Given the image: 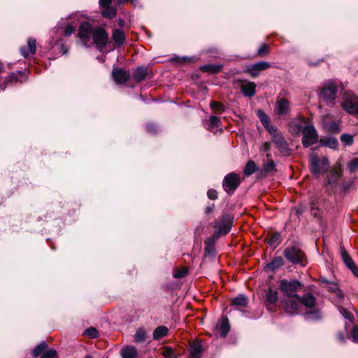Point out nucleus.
Here are the masks:
<instances>
[{
  "instance_id": "13d9d810",
  "label": "nucleus",
  "mask_w": 358,
  "mask_h": 358,
  "mask_svg": "<svg viewBox=\"0 0 358 358\" xmlns=\"http://www.w3.org/2000/svg\"><path fill=\"white\" fill-rule=\"evenodd\" d=\"M334 294H335L336 296L337 297L338 302H341L343 299L344 294L340 288H338V291H336Z\"/></svg>"
},
{
  "instance_id": "c9c22d12",
  "label": "nucleus",
  "mask_w": 358,
  "mask_h": 358,
  "mask_svg": "<svg viewBox=\"0 0 358 358\" xmlns=\"http://www.w3.org/2000/svg\"><path fill=\"white\" fill-rule=\"evenodd\" d=\"M267 243L271 247L276 248L280 243V234L279 233L271 234Z\"/></svg>"
},
{
  "instance_id": "a18cd8bd",
  "label": "nucleus",
  "mask_w": 358,
  "mask_h": 358,
  "mask_svg": "<svg viewBox=\"0 0 358 358\" xmlns=\"http://www.w3.org/2000/svg\"><path fill=\"white\" fill-rule=\"evenodd\" d=\"M341 141L345 145H350L353 143V136L349 134H343Z\"/></svg>"
},
{
  "instance_id": "9b49d317",
  "label": "nucleus",
  "mask_w": 358,
  "mask_h": 358,
  "mask_svg": "<svg viewBox=\"0 0 358 358\" xmlns=\"http://www.w3.org/2000/svg\"><path fill=\"white\" fill-rule=\"evenodd\" d=\"M342 106L348 113L358 114V97L353 94H347Z\"/></svg>"
},
{
  "instance_id": "2f4dec72",
  "label": "nucleus",
  "mask_w": 358,
  "mask_h": 358,
  "mask_svg": "<svg viewBox=\"0 0 358 358\" xmlns=\"http://www.w3.org/2000/svg\"><path fill=\"white\" fill-rule=\"evenodd\" d=\"M48 349V345L45 342H42L34 348L32 351V355L34 357H38L39 355H42L45 350Z\"/></svg>"
},
{
  "instance_id": "f704fd0d",
  "label": "nucleus",
  "mask_w": 358,
  "mask_h": 358,
  "mask_svg": "<svg viewBox=\"0 0 358 358\" xmlns=\"http://www.w3.org/2000/svg\"><path fill=\"white\" fill-rule=\"evenodd\" d=\"M341 257L343 259V262L346 265V266L350 268L351 266H352L355 264L354 261L350 257V256L348 255V252L344 249L341 248Z\"/></svg>"
},
{
  "instance_id": "cd10ccee",
  "label": "nucleus",
  "mask_w": 358,
  "mask_h": 358,
  "mask_svg": "<svg viewBox=\"0 0 358 358\" xmlns=\"http://www.w3.org/2000/svg\"><path fill=\"white\" fill-rule=\"evenodd\" d=\"M220 123L221 120L218 117L212 115L206 124V127L208 130L212 131L215 127H217Z\"/></svg>"
},
{
  "instance_id": "b1692460",
  "label": "nucleus",
  "mask_w": 358,
  "mask_h": 358,
  "mask_svg": "<svg viewBox=\"0 0 358 358\" xmlns=\"http://www.w3.org/2000/svg\"><path fill=\"white\" fill-rule=\"evenodd\" d=\"M113 38L116 44L122 45L125 40V34L122 29H115L113 33Z\"/></svg>"
},
{
  "instance_id": "4468645a",
  "label": "nucleus",
  "mask_w": 358,
  "mask_h": 358,
  "mask_svg": "<svg viewBox=\"0 0 358 358\" xmlns=\"http://www.w3.org/2000/svg\"><path fill=\"white\" fill-rule=\"evenodd\" d=\"M290 103L285 98H280L277 100L275 106V112L278 117L286 116L289 113Z\"/></svg>"
},
{
  "instance_id": "774afa93",
  "label": "nucleus",
  "mask_w": 358,
  "mask_h": 358,
  "mask_svg": "<svg viewBox=\"0 0 358 358\" xmlns=\"http://www.w3.org/2000/svg\"><path fill=\"white\" fill-rule=\"evenodd\" d=\"M320 280L324 285L325 287L329 285V283L331 282V281L328 280L326 278H320Z\"/></svg>"
},
{
  "instance_id": "c756f323",
  "label": "nucleus",
  "mask_w": 358,
  "mask_h": 358,
  "mask_svg": "<svg viewBox=\"0 0 358 358\" xmlns=\"http://www.w3.org/2000/svg\"><path fill=\"white\" fill-rule=\"evenodd\" d=\"M338 141L334 137H329L324 140H320V145L329 147L331 149H336L338 146Z\"/></svg>"
},
{
  "instance_id": "37998d69",
  "label": "nucleus",
  "mask_w": 358,
  "mask_h": 358,
  "mask_svg": "<svg viewBox=\"0 0 358 358\" xmlns=\"http://www.w3.org/2000/svg\"><path fill=\"white\" fill-rule=\"evenodd\" d=\"M188 268L186 267L182 268V269H175L173 273V275L175 278H182L186 275L187 273Z\"/></svg>"
},
{
  "instance_id": "20e7f679",
  "label": "nucleus",
  "mask_w": 358,
  "mask_h": 358,
  "mask_svg": "<svg viewBox=\"0 0 358 358\" xmlns=\"http://www.w3.org/2000/svg\"><path fill=\"white\" fill-rule=\"evenodd\" d=\"M271 136L272 141L274 143L276 148L283 155H288L291 151L288 143L286 141L281 131L278 128L272 129L269 132Z\"/></svg>"
},
{
  "instance_id": "603ef678",
  "label": "nucleus",
  "mask_w": 358,
  "mask_h": 358,
  "mask_svg": "<svg viewBox=\"0 0 358 358\" xmlns=\"http://www.w3.org/2000/svg\"><path fill=\"white\" fill-rule=\"evenodd\" d=\"M325 288L327 289L328 291L332 293H335L336 291H338L339 287L336 282H331L327 286H326Z\"/></svg>"
},
{
  "instance_id": "338daca9",
  "label": "nucleus",
  "mask_w": 358,
  "mask_h": 358,
  "mask_svg": "<svg viewBox=\"0 0 358 358\" xmlns=\"http://www.w3.org/2000/svg\"><path fill=\"white\" fill-rule=\"evenodd\" d=\"M337 336H338V340L341 343H344L345 342V337L344 334L342 332L338 333Z\"/></svg>"
},
{
  "instance_id": "49530a36",
  "label": "nucleus",
  "mask_w": 358,
  "mask_h": 358,
  "mask_svg": "<svg viewBox=\"0 0 358 358\" xmlns=\"http://www.w3.org/2000/svg\"><path fill=\"white\" fill-rule=\"evenodd\" d=\"M27 45L29 50V52L31 55H34L36 52V42L34 38H29L27 41Z\"/></svg>"
},
{
  "instance_id": "5fc2aeb1",
  "label": "nucleus",
  "mask_w": 358,
  "mask_h": 358,
  "mask_svg": "<svg viewBox=\"0 0 358 358\" xmlns=\"http://www.w3.org/2000/svg\"><path fill=\"white\" fill-rule=\"evenodd\" d=\"M207 195L210 200H215L217 199V192L213 189H210L207 192Z\"/></svg>"
},
{
  "instance_id": "de8ad7c7",
  "label": "nucleus",
  "mask_w": 358,
  "mask_h": 358,
  "mask_svg": "<svg viewBox=\"0 0 358 358\" xmlns=\"http://www.w3.org/2000/svg\"><path fill=\"white\" fill-rule=\"evenodd\" d=\"M57 351L54 349L45 350L41 358H56Z\"/></svg>"
},
{
  "instance_id": "864d4df0",
  "label": "nucleus",
  "mask_w": 358,
  "mask_h": 358,
  "mask_svg": "<svg viewBox=\"0 0 358 358\" xmlns=\"http://www.w3.org/2000/svg\"><path fill=\"white\" fill-rule=\"evenodd\" d=\"M210 106L212 109H215V110H224V109L223 104L221 103L217 102V101L210 102Z\"/></svg>"
},
{
  "instance_id": "423d86ee",
  "label": "nucleus",
  "mask_w": 358,
  "mask_h": 358,
  "mask_svg": "<svg viewBox=\"0 0 358 358\" xmlns=\"http://www.w3.org/2000/svg\"><path fill=\"white\" fill-rule=\"evenodd\" d=\"M301 134L303 135L301 143L303 147L308 148L317 143L319 136L314 125L311 122L305 127Z\"/></svg>"
},
{
  "instance_id": "4c0bfd02",
  "label": "nucleus",
  "mask_w": 358,
  "mask_h": 358,
  "mask_svg": "<svg viewBox=\"0 0 358 358\" xmlns=\"http://www.w3.org/2000/svg\"><path fill=\"white\" fill-rule=\"evenodd\" d=\"M267 162L264 164L263 169L266 172H271L275 170V164L273 160L271 159V154L267 153Z\"/></svg>"
},
{
  "instance_id": "7c9ffc66",
  "label": "nucleus",
  "mask_w": 358,
  "mask_h": 358,
  "mask_svg": "<svg viewBox=\"0 0 358 358\" xmlns=\"http://www.w3.org/2000/svg\"><path fill=\"white\" fill-rule=\"evenodd\" d=\"M322 317L321 313L319 309H314L305 313V318L307 320H317Z\"/></svg>"
},
{
  "instance_id": "79ce46f5",
  "label": "nucleus",
  "mask_w": 358,
  "mask_h": 358,
  "mask_svg": "<svg viewBox=\"0 0 358 358\" xmlns=\"http://www.w3.org/2000/svg\"><path fill=\"white\" fill-rule=\"evenodd\" d=\"M338 310L345 319H347L350 322L352 321L354 317L352 314L350 313L346 308L338 306Z\"/></svg>"
},
{
  "instance_id": "09e8293b",
  "label": "nucleus",
  "mask_w": 358,
  "mask_h": 358,
  "mask_svg": "<svg viewBox=\"0 0 358 358\" xmlns=\"http://www.w3.org/2000/svg\"><path fill=\"white\" fill-rule=\"evenodd\" d=\"M84 334L91 338H95L99 336L98 331L94 327H90L86 329Z\"/></svg>"
},
{
  "instance_id": "69168bd1",
  "label": "nucleus",
  "mask_w": 358,
  "mask_h": 358,
  "mask_svg": "<svg viewBox=\"0 0 358 358\" xmlns=\"http://www.w3.org/2000/svg\"><path fill=\"white\" fill-rule=\"evenodd\" d=\"M270 148H271V144L270 143H268V142H266L264 143L263 145H262V148L264 149V151L266 152H268L269 150H270Z\"/></svg>"
},
{
  "instance_id": "f8f14e48",
  "label": "nucleus",
  "mask_w": 358,
  "mask_h": 358,
  "mask_svg": "<svg viewBox=\"0 0 358 358\" xmlns=\"http://www.w3.org/2000/svg\"><path fill=\"white\" fill-rule=\"evenodd\" d=\"M108 38V34L103 29L94 27L92 39L98 48L101 49L106 45Z\"/></svg>"
},
{
  "instance_id": "9d476101",
  "label": "nucleus",
  "mask_w": 358,
  "mask_h": 358,
  "mask_svg": "<svg viewBox=\"0 0 358 358\" xmlns=\"http://www.w3.org/2000/svg\"><path fill=\"white\" fill-rule=\"evenodd\" d=\"M285 310L287 313L294 315L301 312V304L299 296L291 297L284 301Z\"/></svg>"
},
{
  "instance_id": "393cba45",
  "label": "nucleus",
  "mask_w": 358,
  "mask_h": 358,
  "mask_svg": "<svg viewBox=\"0 0 358 358\" xmlns=\"http://www.w3.org/2000/svg\"><path fill=\"white\" fill-rule=\"evenodd\" d=\"M169 333V329L165 326H159L157 327L153 332V338L159 340L166 336Z\"/></svg>"
},
{
  "instance_id": "bf43d9fd",
  "label": "nucleus",
  "mask_w": 358,
  "mask_h": 358,
  "mask_svg": "<svg viewBox=\"0 0 358 358\" xmlns=\"http://www.w3.org/2000/svg\"><path fill=\"white\" fill-rule=\"evenodd\" d=\"M117 3L119 4H124L127 2L130 1L134 6H136L138 3V0H116Z\"/></svg>"
},
{
  "instance_id": "bb28decb",
  "label": "nucleus",
  "mask_w": 358,
  "mask_h": 358,
  "mask_svg": "<svg viewBox=\"0 0 358 358\" xmlns=\"http://www.w3.org/2000/svg\"><path fill=\"white\" fill-rule=\"evenodd\" d=\"M257 170L258 166H257L255 162L252 160H250L246 164L243 172L245 176H249L253 174Z\"/></svg>"
},
{
  "instance_id": "c85d7f7f",
  "label": "nucleus",
  "mask_w": 358,
  "mask_h": 358,
  "mask_svg": "<svg viewBox=\"0 0 358 358\" xmlns=\"http://www.w3.org/2000/svg\"><path fill=\"white\" fill-rule=\"evenodd\" d=\"M248 298L243 294H239L232 300L231 304L236 306L245 307L248 305Z\"/></svg>"
},
{
  "instance_id": "58836bf2",
  "label": "nucleus",
  "mask_w": 358,
  "mask_h": 358,
  "mask_svg": "<svg viewBox=\"0 0 358 358\" xmlns=\"http://www.w3.org/2000/svg\"><path fill=\"white\" fill-rule=\"evenodd\" d=\"M278 296L276 291L269 289L266 293V301L269 304H275L278 301Z\"/></svg>"
},
{
  "instance_id": "a878e982",
  "label": "nucleus",
  "mask_w": 358,
  "mask_h": 358,
  "mask_svg": "<svg viewBox=\"0 0 358 358\" xmlns=\"http://www.w3.org/2000/svg\"><path fill=\"white\" fill-rule=\"evenodd\" d=\"M221 336L224 338L230 330L229 321L227 317H222L220 326Z\"/></svg>"
},
{
  "instance_id": "2eb2a0df",
  "label": "nucleus",
  "mask_w": 358,
  "mask_h": 358,
  "mask_svg": "<svg viewBox=\"0 0 358 358\" xmlns=\"http://www.w3.org/2000/svg\"><path fill=\"white\" fill-rule=\"evenodd\" d=\"M112 76L113 80L117 84H123L130 78L129 72L122 68H113Z\"/></svg>"
},
{
  "instance_id": "e2e57ef3",
  "label": "nucleus",
  "mask_w": 358,
  "mask_h": 358,
  "mask_svg": "<svg viewBox=\"0 0 358 358\" xmlns=\"http://www.w3.org/2000/svg\"><path fill=\"white\" fill-rule=\"evenodd\" d=\"M111 2L112 0H99V5L103 8L110 6Z\"/></svg>"
},
{
  "instance_id": "6e6d98bb",
  "label": "nucleus",
  "mask_w": 358,
  "mask_h": 358,
  "mask_svg": "<svg viewBox=\"0 0 358 358\" xmlns=\"http://www.w3.org/2000/svg\"><path fill=\"white\" fill-rule=\"evenodd\" d=\"M352 338L354 342L358 343V326H355L352 328Z\"/></svg>"
},
{
  "instance_id": "72a5a7b5",
  "label": "nucleus",
  "mask_w": 358,
  "mask_h": 358,
  "mask_svg": "<svg viewBox=\"0 0 358 358\" xmlns=\"http://www.w3.org/2000/svg\"><path fill=\"white\" fill-rule=\"evenodd\" d=\"M147 71L143 67H138L134 73V78L136 81L141 82L146 77Z\"/></svg>"
},
{
  "instance_id": "0eeeda50",
  "label": "nucleus",
  "mask_w": 358,
  "mask_h": 358,
  "mask_svg": "<svg viewBox=\"0 0 358 358\" xmlns=\"http://www.w3.org/2000/svg\"><path fill=\"white\" fill-rule=\"evenodd\" d=\"M241 183V178L238 174L235 173H228L224 178L222 187L227 194H233Z\"/></svg>"
},
{
  "instance_id": "6e6552de",
  "label": "nucleus",
  "mask_w": 358,
  "mask_h": 358,
  "mask_svg": "<svg viewBox=\"0 0 358 358\" xmlns=\"http://www.w3.org/2000/svg\"><path fill=\"white\" fill-rule=\"evenodd\" d=\"M94 28L87 22H82L79 27L78 36L85 46L92 44L91 38L93 37Z\"/></svg>"
},
{
  "instance_id": "473e14b6",
  "label": "nucleus",
  "mask_w": 358,
  "mask_h": 358,
  "mask_svg": "<svg viewBox=\"0 0 358 358\" xmlns=\"http://www.w3.org/2000/svg\"><path fill=\"white\" fill-rule=\"evenodd\" d=\"M162 355L165 358H178L179 356V354L176 352L173 348L169 346H166L163 348Z\"/></svg>"
},
{
  "instance_id": "7ed1b4c3",
  "label": "nucleus",
  "mask_w": 358,
  "mask_h": 358,
  "mask_svg": "<svg viewBox=\"0 0 358 358\" xmlns=\"http://www.w3.org/2000/svg\"><path fill=\"white\" fill-rule=\"evenodd\" d=\"M280 289L282 294L288 297L299 296L296 292L301 290L303 285L297 280H282L280 282Z\"/></svg>"
},
{
  "instance_id": "dca6fc26",
  "label": "nucleus",
  "mask_w": 358,
  "mask_h": 358,
  "mask_svg": "<svg viewBox=\"0 0 358 358\" xmlns=\"http://www.w3.org/2000/svg\"><path fill=\"white\" fill-rule=\"evenodd\" d=\"M239 87L245 96H253L256 93V85L248 80H240Z\"/></svg>"
},
{
  "instance_id": "ea45409f",
  "label": "nucleus",
  "mask_w": 358,
  "mask_h": 358,
  "mask_svg": "<svg viewBox=\"0 0 358 358\" xmlns=\"http://www.w3.org/2000/svg\"><path fill=\"white\" fill-rule=\"evenodd\" d=\"M104 9L102 10L103 16L108 18H113L116 15V10L115 8L110 6L103 7Z\"/></svg>"
},
{
  "instance_id": "39448f33",
  "label": "nucleus",
  "mask_w": 358,
  "mask_h": 358,
  "mask_svg": "<svg viewBox=\"0 0 358 358\" xmlns=\"http://www.w3.org/2000/svg\"><path fill=\"white\" fill-rule=\"evenodd\" d=\"M337 90V86L334 83L326 84L320 91V100L324 102L327 106H332L336 97Z\"/></svg>"
},
{
  "instance_id": "1a4fd4ad",
  "label": "nucleus",
  "mask_w": 358,
  "mask_h": 358,
  "mask_svg": "<svg viewBox=\"0 0 358 358\" xmlns=\"http://www.w3.org/2000/svg\"><path fill=\"white\" fill-rule=\"evenodd\" d=\"M232 226V218L229 215H223L219 222H216L215 227L217 228V234L225 235L229 233Z\"/></svg>"
},
{
  "instance_id": "ddd939ff",
  "label": "nucleus",
  "mask_w": 358,
  "mask_h": 358,
  "mask_svg": "<svg viewBox=\"0 0 358 358\" xmlns=\"http://www.w3.org/2000/svg\"><path fill=\"white\" fill-rule=\"evenodd\" d=\"M310 122L308 119L299 117L290 122L289 131L292 134L299 135L302 133L305 127L308 126Z\"/></svg>"
},
{
  "instance_id": "8fccbe9b",
  "label": "nucleus",
  "mask_w": 358,
  "mask_h": 358,
  "mask_svg": "<svg viewBox=\"0 0 358 358\" xmlns=\"http://www.w3.org/2000/svg\"><path fill=\"white\" fill-rule=\"evenodd\" d=\"M269 48L268 45L264 43L258 49L257 53L259 55L264 56L268 53Z\"/></svg>"
},
{
  "instance_id": "5701e85b",
  "label": "nucleus",
  "mask_w": 358,
  "mask_h": 358,
  "mask_svg": "<svg viewBox=\"0 0 358 358\" xmlns=\"http://www.w3.org/2000/svg\"><path fill=\"white\" fill-rule=\"evenodd\" d=\"M137 355V350L134 346H127L121 350V356L122 358H136Z\"/></svg>"
},
{
  "instance_id": "f3484780",
  "label": "nucleus",
  "mask_w": 358,
  "mask_h": 358,
  "mask_svg": "<svg viewBox=\"0 0 358 358\" xmlns=\"http://www.w3.org/2000/svg\"><path fill=\"white\" fill-rule=\"evenodd\" d=\"M270 67V64L266 62H260L246 66V72L251 76L255 77L259 73Z\"/></svg>"
},
{
  "instance_id": "0e129e2a",
  "label": "nucleus",
  "mask_w": 358,
  "mask_h": 358,
  "mask_svg": "<svg viewBox=\"0 0 358 358\" xmlns=\"http://www.w3.org/2000/svg\"><path fill=\"white\" fill-rule=\"evenodd\" d=\"M349 269L351 270V271L356 277H358V267L355 264L351 266Z\"/></svg>"
},
{
  "instance_id": "c03bdc74",
  "label": "nucleus",
  "mask_w": 358,
  "mask_h": 358,
  "mask_svg": "<svg viewBox=\"0 0 358 358\" xmlns=\"http://www.w3.org/2000/svg\"><path fill=\"white\" fill-rule=\"evenodd\" d=\"M348 169L350 173H355L358 171V157L352 159L349 162Z\"/></svg>"
},
{
  "instance_id": "4be33fe9",
  "label": "nucleus",
  "mask_w": 358,
  "mask_h": 358,
  "mask_svg": "<svg viewBox=\"0 0 358 358\" xmlns=\"http://www.w3.org/2000/svg\"><path fill=\"white\" fill-rule=\"evenodd\" d=\"M301 306H304L306 308H312L315 306V299L312 294H306L303 297L300 298Z\"/></svg>"
},
{
  "instance_id": "4d7b16f0",
  "label": "nucleus",
  "mask_w": 358,
  "mask_h": 358,
  "mask_svg": "<svg viewBox=\"0 0 358 358\" xmlns=\"http://www.w3.org/2000/svg\"><path fill=\"white\" fill-rule=\"evenodd\" d=\"M146 130L148 133L154 134L157 131V127L155 124L150 123L147 124Z\"/></svg>"
},
{
  "instance_id": "6ab92c4d",
  "label": "nucleus",
  "mask_w": 358,
  "mask_h": 358,
  "mask_svg": "<svg viewBox=\"0 0 358 358\" xmlns=\"http://www.w3.org/2000/svg\"><path fill=\"white\" fill-rule=\"evenodd\" d=\"M257 116L263 124V126L265 127V129L268 131L269 133L271 131L272 129H275L276 127L273 125H272L270 122V118L269 117L264 113L262 110L258 109L257 110Z\"/></svg>"
},
{
  "instance_id": "aec40b11",
  "label": "nucleus",
  "mask_w": 358,
  "mask_h": 358,
  "mask_svg": "<svg viewBox=\"0 0 358 358\" xmlns=\"http://www.w3.org/2000/svg\"><path fill=\"white\" fill-rule=\"evenodd\" d=\"M189 358H201L202 355V345L199 342L194 343L189 348Z\"/></svg>"
},
{
  "instance_id": "f03ea898",
  "label": "nucleus",
  "mask_w": 358,
  "mask_h": 358,
  "mask_svg": "<svg viewBox=\"0 0 358 358\" xmlns=\"http://www.w3.org/2000/svg\"><path fill=\"white\" fill-rule=\"evenodd\" d=\"M309 162L310 171L315 176L323 174L329 169V161L327 157H319L316 154L312 153Z\"/></svg>"
},
{
  "instance_id": "e433bc0d",
  "label": "nucleus",
  "mask_w": 358,
  "mask_h": 358,
  "mask_svg": "<svg viewBox=\"0 0 358 358\" xmlns=\"http://www.w3.org/2000/svg\"><path fill=\"white\" fill-rule=\"evenodd\" d=\"M222 64L213 65V64H206L201 66V69L206 72L209 73H217L220 71L222 69Z\"/></svg>"
},
{
  "instance_id": "412c9836",
  "label": "nucleus",
  "mask_w": 358,
  "mask_h": 358,
  "mask_svg": "<svg viewBox=\"0 0 358 358\" xmlns=\"http://www.w3.org/2000/svg\"><path fill=\"white\" fill-rule=\"evenodd\" d=\"M284 259L281 256L275 257L273 261L267 264L266 268L268 270L274 271L276 269L281 268L284 265Z\"/></svg>"
},
{
  "instance_id": "f257e3e1",
  "label": "nucleus",
  "mask_w": 358,
  "mask_h": 358,
  "mask_svg": "<svg viewBox=\"0 0 358 358\" xmlns=\"http://www.w3.org/2000/svg\"><path fill=\"white\" fill-rule=\"evenodd\" d=\"M283 255L292 264H298L301 266L306 265L305 253L296 244L287 245L283 251Z\"/></svg>"
},
{
  "instance_id": "a19ab883",
  "label": "nucleus",
  "mask_w": 358,
  "mask_h": 358,
  "mask_svg": "<svg viewBox=\"0 0 358 358\" xmlns=\"http://www.w3.org/2000/svg\"><path fill=\"white\" fill-rule=\"evenodd\" d=\"M146 334L145 330L139 329L134 335V340L137 343H143L145 341Z\"/></svg>"
},
{
  "instance_id": "680f3d73",
  "label": "nucleus",
  "mask_w": 358,
  "mask_h": 358,
  "mask_svg": "<svg viewBox=\"0 0 358 358\" xmlns=\"http://www.w3.org/2000/svg\"><path fill=\"white\" fill-rule=\"evenodd\" d=\"M20 53L24 57H27L29 55V50L27 49L25 47H22L20 48Z\"/></svg>"
},
{
  "instance_id": "3c124183",
  "label": "nucleus",
  "mask_w": 358,
  "mask_h": 358,
  "mask_svg": "<svg viewBox=\"0 0 358 358\" xmlns=\"http://www.w3.org/2000/svg\"><path fill=\"white\" fill-rule=\"evenodd\" d=\"M75 31V28L73 25L69 24L64 27V36H70Z\"/></svg>"
},
{
  "instance_id": "a211bd4d",
  "label": "nucleus",
  "mask_w": 358,
  "mask_h": 358,
  "mask_svg": "<svg viewBox=\"0 0 358 358\" xmlns=\"http://www.w3.org/2000/svg\"><path fill=\"white\" fill-rule=\"evenodd\" d=\"M329 173L327 176V185H336L341 177V169L340 167L338 168H331L328 170Z\"/></svg>"
},
{
  "instance_id": "052dcab7",
  "label": "nucleus",
  "mask_w": 358,
  "mask_h": 358,
  "mask_svg": "<svg viewBox=\"0 0 358 358\" xmlns=\"http://www.w3.org/2000/svg\"><path fill=\"white\" fill-rule=\"evenodd\" d=\"M294 210L296 215H297L299 217L301 215H302V213L304 212V208L302 206H298V207L294 208Z\"/></svg>"
}]
</instances>
